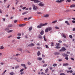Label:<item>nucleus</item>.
Segmentation results:
<instances>
[{"instance_id":"nucleus-1","label":"nucleus","mask_w":75,"mask_h":75,"mask_svg":"<svg viewBox=\"0 0 75 75\" xmlns=\"http://www.w3.org/2000/svg\"><path fill=\"white\" fill-rule=\"evenodd\" d=\"M33 9L35 11H37V9H38V7L37 6H35V5L34 4L33 5Z\"/></svg>"},{"instance_id":"nucleus-2","label":"nucleus","mask_w":75,"mask_h":75,"mask_svg":"<svg viewBox=\"0 0 75 75\" xmlns=\"http://www.w3.org/2000/svg\"><path fill=\"white\" fill-rule=\"evenodd\" d=\"M56 47H55V48L58 49V48H61V47L59 46L60 45V44L59 43H57L56 44Z\"/></svg>"},{"instance_id":"nucleus-3","label":"nucleus","mask_w":75,"mask_h":75,"mask_svg":"<svg viewBox=\"0 0 75 75\" xmlns=\"http://www.w3.org/2000/svg\"><path fill=\"white\" fill-rule=\"evenodd\" d=\"M32 1H34V3H42V2H41L38 0H31Z\"/></svg>"},{"instance_id":"nucleus-4","label":"nucleus","mask_w":75,"mask_h":75,"mask_svg":"<svg viewBox=\"0 0 75 75\" xmlns=\"http://www.w3.org/2000/svg\"><path fill=\"white\" fill-rule=\"evenodd\" d=\"M66 50V49L64 47H63L62 48V49L59 50V52H62V51H64Z\"/></svg>"},{"instance_id":"nucleus-5","label":"nucleus","mask_w":75,"mask_h":75,"mask_svg":"<svg viewBox=\"0 0 75 75\" xmlns=\"http://www.w3.org/2000/svg\"><path fill=\"white\" fill-rule=\"evenodd\" d=\"M47 23H45V24H43L42 23H40V25L41 27H43L44 26H45V25H47Z\"/></svg>"},{"instance_id":"nucleus-6","label":"nucleus","mask_w":75,"mask_h":75,"mask_svg":"<svg viewBox=\"0 0 75 75\" xmlns=\"http://www.w3.org/2000/svg\"><path fill=\"white\" fill-rule=\"evenodd\" d=\"M35 45L34 43H31L28 45V47H34V46Z\"/></svg>"},{"instance_id":"nucleus-7","label":"nucleus","mask_w":75,"mask_h":75,"mask_svg":"<svg viewBox=\"0 0 75 75\" xmlns=\"http://www.w3.org/2000/svg\"><path fill=\"white\" fill-rule=\"evenodd\" d=\"M68 65H69L68 63H66L63 64V67H66L67 66H68Z\"/></svg>"},{"instance_id":"nucleus-8","label":"nucleus","mask_w":75,"mask_h":75,"mask_svg":"<svg viewBox=\"0 0 75 75\" xmlns=\"http://www.w3.org/2000/svg\"><path fill=\"white\" fill-rule=\"evenodd\" d=\"M62 56H63V57H68L69 56V55L68 54H65L64 53H62Z\"/></svg>"},{"instance_id":"nucleus-9","label":"nucleus","mask_w":75,"mask_h":75,"mask_svg":"<svg viewBox=\"0 0 75 75\" xmlns=\"http://www.w3.org/2000/svg\"><path fill=\"white\" fill-rule=\"evenodd\" d=\"M61 35L62 37H63L64 38H67V37H66V36H65V35L63 33H62Z\"/></svg>"},{"instance_id":"nucleus-10","label":"nucleus","mask_w":75,"mask_h":75,"mask_svg":"<svg viewBox=\"0 0 75 75\" xmlns=\"http://www.w3.org/2000/svg\"><path fill=\"white\" fill-rule=\"evenodd\" d=\"M25 24H21L19 25V27H24V26H25Z\"/></svg>"},{"instance_id":"nucleus-11","label":"nucleus","mask_w":75,"mask_h":75,"mask_svg":"<svg viewBox=\"0 0 75 75\" xmlns=\"http://www.w3.org/2000/svg\"><path fill=\"white\" fill-rule=\"evenodd\" d=\"M44 31L43 30H42L40 33V34H41V35H43V34H44Z\"/></svg>"},{"instance_id":"nucleus-12","label":"nucleus","mask_w":75,"mask_h":75,"mask_svg":"<svg viewBox=\"0 0 75 75\" xmlns=\"http://www.w3.org/2000/svg\"><path fill=\"white\" fill-rule=\"evenodd\" d=\"M38 5L40 6H41V7H42V6H44V4H41V3H40L38 4Z\"/></svg>"},{"instance_id":"nucleus-13","label":"nucleus","mask_w":75,"mask_h":75,"mask_svg":"<svg viewBox=\"0 0 75 75\" xmlns=\"http://www.w3.org/2000/svg\"><path fill=\"white\" fill-rule=\"evenodd\" d=\"M38 38H40V39H42V37L41 35H39L38 37Z\"/></svg>"},{"instance_id":"nucleus-14","label":"nucleus","mask_w":75,"mask_h":75,"mask_svg":"<svg viewBox=\"0 0 75 75\" xmlns=\"http://www.w3.org/2000/svg\"><path fill=\"white\" fill-rule=\"evenodd\" d=\"M65 23H66L67 25H70L69 23V22H68L67 21H65Z\"/></svg>"},{"instance_id":"nucleus-15","label":"nucleus","mask_w":75,"mask_h":75,"mask_svg":"<svg viewBox=\"0 0 75 75\" xmlns=\"http://www.w3.org/2000/svg\"><path fill=\"white\" fill-rule=\"evenodd\" d=\"M48 17H49V15H48V14H47L45 15L44 16V17L47 18Z\"/></svg>"},{"instance_id":"nucleus-16","label":"nucleus","mask_w":75,"mask_h":75,"mask_svg":"<svg viewBox=\"0 0 75 75\" xmlns=\"http://www.w3.org/2000/svg\"><path fill=\"white\" fill-rule=\"evenodd\" d=\"M37 54L38 56H40V55H41V53H40V51H38V52L37 53Z\"/></svg>"},{"instance_id":"nucleus-17","label":"nucleus","mask_w":75,"mask_h":75,"mask_svg":"<svg viewBox=\"0 0 75 75\" xmlns=\"http://www.w3.org/2000/svg\"><path fill=\"white\" fill-rule=\"evenodd\" d=\"M67 73H69V72H70V73H72V72H73V71H72V70L67 71Z\"/></svg>"},{"instance_id":"nucleus-18","label":"nucleus","mask_w":75,"mask_h":75,"mask_svg":"<svg viewBox=\"0 0 75 75\" xmlns=\"http://www.w3.org/2000/svg\"><path fill=\"white\" fill-rule=\"evenodd\" d=\"M38 60H39V61H41L42 60V58L39 57L37 59Z\"/></svg>"},{"instance_id":"nucleus-19","label":"nucleus","mask_w":75,"mask_h":75,"mask_svg":"<svg viewBox=\"0 0 75 75\" xmlns=\"http://www.w3.org/2000/svg\"><path fill=\"white\" fill-rule=\"evenodd\" d=\"M43 38L45 41H47V39L45 38V35H44L43 36Z\"/></svg>"},{"instance_id":"nucleus-20","label":"nucleus","mask_w":75,"mask_h":75,"mask_svg":"<svg viewBox=\"0 0 75 75\" xmlns=\"http://www.w3.org/2000/svg\"><path fill=\"white\" fill-rule=\"evenodd\" d=\"M21 66L23 67H26V66H25V64H21Z\"/></svg>"},{"instance_id":"nucleus-21","label":"nucleus","mask_w":75,"mask_h":75,"mask_svg":"<svg viewBox=\"0 0 75 75\" xmlns=\"http://www.w3.org/2000/svg\"><path fill=\"white\" fill-rule=\"evenodd\" d=\"M32 29H33V27H30V28H29V31H31V30H32Z\"/></svg>"},{"instance_id":"nucleus-22","label":"nucleus","mask_w":75,"mask_h":75,"mask_svg":"<svg viewBox=\"0 0 75 75\" xmlns=\"http://www.w3.org/2000/svg\"><path fill=\"white\" fill-rule=\"evenodd\" d=\"M48 71V68H47L45 71V73H47Z\"/></svg>"},{"instance_id":"nucleus-23","label":"nucleus","mask_w":75,"mask_h":75,"mask_svg":"<svg viewBox=\"0 0 75 75\" xmlns=\"http://www.w3.org/2000/svg\"><path fill=\"white\" fill-rule=\"evenodd\" d=\"M20 67H19V66L17 65L15 67V69H17V68H18Z\"/></svg>"},{"instance_id":"nucleus-24","label":"nucleus","mask_w":75,"mask_h":75,"mask_svg":"<svg viewBox=\"0 0 75 75\" xmlns=\"http://www.w3.org/2000/svg\"><path fill=\"white\" fill-rule=\"evenodd\" d=\"M13 27L12 24H10L8 26V27Z\"/></svg>"},{"instance_id":"nucleus-25","label":"nucleus","mask_w":75,"mask_h":75,"mask_svg":"<svg viewBox=\"0 0 75 75\" xmlns=\"http://www.w3.org/2000/svg\"><path fill=\"white\" fill-rule=\"evenodd\" d=\"M3 49H4V47H3V46H1L0 47V50H3Z\"/></svg>"},{"instance_id":"nucleus-26","label":"nucleus","mask_w":75,"mask_h":75,"mask_svg":"<svg viewBox=\"0 0 75 75\" xmlns=\"http://www.w3.org/2000/svg\"><path fill=\"white\" fill-rule=\"evenodd\" d=\"M47 29H48V31H51V30H52V28H51L49 27V28H47Z\"/></svg>"},{"instance_id":"nucleus-27","label":"nucleus","mask_w":75,"mask_h":75,"mask_svg":"<svg viewBox=\"0 0 75 75\" xmlns=\"http://www.w3.org/2000/svg\"><path fill=\"white\" fill-rule=\"evenodd\" d=\"M71 7H75V5H72L70 6Z\"/></svg>"},{"instance_id":"nucleus-28","label":"nucleus","mask_w":75,"mask_h":75,"mask_svg":"<svg viewBox=\"0 0 75 75\" xmlns=\"http://www.w3.org/2000/svg\"><path fill=\"white\" fill-rule=\"evenodd\" d=\"M60 54L59 53V52H56L55 53V55H59Z\"/></svg>"},{"instance_id":"nucleus-29","label":"nucleus","mask_w":75,"mask_h":75,"mask_svg":"<svg viewBox=\"0 0 75 75\" xmlns=\"http://www.w3.org/2000/svg\"><path fill=\"white\" fill-rule=\"evenodd\" d=\"M13 31V30H10L9 31H7V33H11V32H12Z\"/></svg>"},{"instance_id":"nucleus-30","label":"nucleus","mask_w":75,"mask_h":75,"mask_svg":"<svg viewBox=\"0 0 75 75\" xmlns=\"http://www.w3.org/2000/svg\"><path fill=\"white\" fill-rule=\"evenodd\" d=\"M9 30V28H6L5 29V31H8V30Z\"/></svg>"},{"instance_id":"nucleus-31","label":"nucleus","mask_w":75,"mask_h":75,"mask_svg":"<svg viewBox=\"0 0 75 75\" xmlns=\"http://www.w3.org/2000/svg\"><path fill=\"white\" fill-rule=\"evenodd\" d=\"M37 27L38 28H41V26H40V25H38Z\"/></svg>"},{"instance_id":"nucleus-32","label":"nucleus","mask_w":75,"mask_h":75,"mask_svg":"<svg viewBox=\"0 0 75 75\" xmlns=\"http://www.w3.org/2000/svg\"><path fill=\"white\" fill-rule=\"evenodd\" d=\"M48 28L46 29L45 30V32L46 33H47V32H48Z\"/></svg>"},{"instance_id":"nucleus-33","label":"nucleus","mask_w":75,"mask_h":75,"mask_svg":"<svg viewBox=\"0 0 75 75\" xmlns=\"http://www.w3.org/2000/svg\"><path fill=\"white\" fill-rule=\"evenodd\" d=\"M6 71H7V70H5V71L2 74V75H4V74H5V73H6Z\"/></svg>"},{"instance_id":"nucleus-34","label":"nucleus","mask_w":75,"mask_h":75,"mask_svg":"<svg viewBox=\"0 0 75 75\" xmlns=\"http://www.w3.org/2000/svg\"><path fill=\"white\" fill-rule=\"evenodd\" d=\"M47 64H45L43 65V67H47Z\"/></svg>"},{"instance_id":"nucleus-35","label":"nucleus","mask_w":75,"mask_h":75,"mask_svg":"<svg viewBox=\"0 0 75 75\" xmlns=\"http://www.w3.org/2000/svg\"><path fill=\"white\" fill-rule=\"evenodd\" d=\"M17 50H18V51H22V49H21V48L17 49Z\"/></svg>"},{"instance_id":"nucleus-36","label":"nucleus","mask_w":75,"mask_h":75,"mask_svg":"<svg viewBox=\"0 0 75 75\" xmlns=\"http://www.w3.org/2000/svg\"><path fill=\"white\" fill-rule=\"evenodd\" d=\"M56 2L57 3H61V1H60L58 0H57L56 1Z\"/></svg>"},{"instance_id":"nucleus-37","label":"nucleus","mask_w":75,"mask_h":75,"mask_svg":"<svg viewBox=\"0 0 75 75\" xmlns=\"http://www.w3.org/2000/svg\"><path fill=\"white\" fill-rule=\"evenodd\" d=\"M37 14H41V13L38 12H37Z\"/></svg>"},{"instance_id":"nucleus-38","label":"nucleus","mask_w":75,"mask_h":75,"mask_svg":"<svg viewBox=\"0 0 75 75\" xmlns=\"http://www.w3.org/2000/svg\"><path fill=\"white\" fill-rule=\"evenodd\" d=\"M60 75H65V74L64 73H62L60 74Z\"/></svg>"},{"instance_id":"nucleus-39","label":"nucleus","mask_w":75,"mask_h":75,"mask_svg":"<svg viewBox=\"0 0 75 75\" xmlns=\"http://www.w3.org/2000/svg\"><path fill=\"white\" fill-rule=\"evenodd\" d=\"M21 33H18L17 34L18 36H21Z\"/></svg>"},{"instance_id":"nucleus-40","label":"nucleus","mask_w":75,"mask_h":75,"mask_svg":"<svg viewBox=\"0 0 75 75\" xmlns=\"http://www.w3.org/2000/svg\"><path fill=\"white\" fill-rule=\"evenodd\" d=\"M10 74L11 75H14V73L13 72H11L10 73Z\"/></svg>"},{"instance_id":"nucleus-41","label":"nucleus","mask_w":75,"mask_h":75,"mask_svg":"<svg viewBox=\"0 0 75 75\" xmlns=\"http://www.w3.org/2000/svg\"><path fill=\"white\" fill-rule=\"evenodd\" d=\"M57 21H54L53 22H52V23H53V24L54 23H56Z\"/></svg>"},{"instance_id":"nucleus-42","label":"nucleus","mask_w":75,"mask_h":75,"mask_svg":"<svg viewBox=\"0 0 75 75\" xmlns=\"http://www.w3.org/2000/svg\"><path fill=\"white\" fill-rule=\"evenodd\" d=\"M24 69H21L20 71V72H23V71H24Z\"/></svg>"},{"instance_id":"nucleus-43","label":"nucleus","mask_w":75,"mask_h":75,"mask_svg":"<svg viewBox=\"0 0 75 75\" xmlns=\"http://www.w3.org/2000/svg\"><path fill=\"white\" fill-rule=\"evenodd\" d=\"M45 47H46V48H49L48 46V45H46Z\"/></svg>"},{"instance_id":"nucleus-44","label":"nucleus","mask_w":75,"mask_h":75,"mask_svg":"<svg viewBox=\"0 0 75 75\" xmlns=\"http://www.w3.org/2000/svg\"><path fill=\"white\" fill-rule=\"evenodd\" d=\"M69 2V3H70L71 2V0H67L66 1V2Z\"/></svg>"},{"instance_id":"nucleus-45","label":"nucleus","mask_w":75,"mask_h":75,"mask_svg":"<svg viewBox=\"0 0 75 75\" xmlns=\"http://www.w3.org/2000/svg\"><path fill=\"white\" fill-rule=\"evenodd\" d=\"M28 35H25V38H28Z\"/></svg>"},{"instance_id":"nucleus-46","label":"nucleus","mask_w":75,"mask_h":75,"mask_svg":"<svg viewBox=\"0 0 75 75\" xmlns=\"http://www.w3.org/2000/svg\"><path fill=\"white\" fill-rule=\"evenodd\" d=\"M69 37L70 38H71V39L72 38V35H69Z\"/></svg>"},{"instance_id":"nucleus-47","label":"nucleus","mask_w":75,"mask_h":75,"mask_svg":"<svg viewBox=\"0 0 75 75\" xmlns=\"http://www.w3.org/2000/svg\"><path fill=\"white\" fill-rule=\"evenodd\" d=\"M57 64H53V67H56V66H57Z\"/></svg>"},{"instance_id":"nucleus-48","label":"nucleus","mask_w":75,"mask_h":75,"mask_svg":"<svg viewBox=\"0 0 75 75\" xmlns=\"http://www.w3.org/2000/svg\"><path fill=\"white\" fill-rule=\"evenodd\" d=\"M17 39H20L21 38V37L20 36H18L17 37Z\"/></svg>"},{"instance_id":"nucleus-49","label":"nucleus","mask_w":75,"mask_h":75,"mask_svg":"<svg viewBox=\"0 0 75 75\" xmlns=\"http://www.w3.org/2000/svg\"><path fill=\"white\" fill-rule=\"evenodd\" d=\"M55 28H56V29H59V28L57 26L55 27Z\"/></svg>"},{"instance_id":"nucleus-50","label":"nucleus","mask_w":75,"mask_h":75,"mask_svg":"<svg viewBox=\"0 0 75 75\" xmlns=\"http://www.w3.org/2000/svg\"><path fill=\"white\" fill-rule=\"evenodd\" d=\"M65 59H66V60H68V59H69L68 58V57H66Z\"/></svg>"},{"instance_id":"nucleus-51","label":"nucleus","mask_w":75,"mask_h":75,"mask_svg":"<svg viewBox=\"0 0 75 75\" xmlns=\"http://www.w3.org/2000/svg\"><path fill=\"white\" fill-rule=\"evenodd\" d=\"M31 18H32L31 17H29L28 18V20H30V19H31Z\"/></svg>"},{"instance_id":"nucleus-52","label":"nucleus","mask_w":75,"mask_h":75,"mask_svg":"<svg viewBox=\"0 0 75 75\" xmlns=\"http://www.w3.org/2000/svg\"><path fill=\"white\" fill-rule=\"evenodd\" d=\"M15 41H16V40H12V42H15Z\"/></svg>"},{"instance_id":"nucleus-53","label":"nucleus","mask_w":75,"mask_h":75,"mask_svg":"<svg viewBox=\"0 0 75 75\" xmlns=\"http://www.w3.org/2000/svg\"><path fill=\"white\" fill-rule=\"evenodd\" d=\"M14 22L15 23H17V20H15L14 21Z\"/></svg>"},{"instance_id":"nucleus-54","label":"nucleus","mask_w":75,"mask_h":75,"mask_svg":"<svg viewBox=\"0 0 75 75\" xmlns=\"http://www.w3.org/2000/svg\"><path fill=\"white\" fill-rule=\"evenodd\" d=\"M25 8H26V7H23L22 8V9H23V10H25Z\"/></svg>"},{"instance_id":"nucleus-55","label":"nucleus","mask_w":75,"mask_h":75,"mask_svg":"<svg viewBox=\"0 0 75 75\" xmlns=\"http://www.w3.org/2000/svg\"><path fill=\"white\" fill-rule=\"evenodd\" d=\"M58 42H59L61 43V42H62V40H59L58 41Z\"/></svg>"},{"instance_id":"nucleus-56","label":"nucleus","mask_w":75,"mask_h":75,"mask_svg":"<svg viewBox=\"0 0 75 75\" xmlns=\"http://www.w3.org/2000/svg\"><path fill=\"white\" fill-rule=\"evenodd\" d=\"M18 1H17L16 2V5H17V4H18Z\"/></svg>"},{"instance_id":"nucleus-57","label":"nucleus","mask_w":75,"mask_h":75,"mask_svg":"<svg viewBox=\"0 0 75 75\" xmlns=\"http://www.w3.org/2000/svg\"><path fill=\"white\" fill-rule=\"evenodd\" d=\"M37 48L38 49H40V48H41V47H37Z\"/></svg>"},{"instance_id":"nucleus-58","label":"nucleus","mask_w":75,"mask_h":75,"mask_svg":"<svg viewBox=\"0 0 75 75\" xmlns=\"http://www.w3.org/2000/svg\"><path fill=\"white\" fill-rule=\"evenodd\" d=\"M71 59L72 60V61H74V59L73 58H71Z\"/></svg>"},{"instance_id":"nucleus-59","label":"nucleus","mask_w":75,"mask_h":75,"mask_svg":"<svg viewBox=\"0 0 75 75\" xmlns=\"http://www.w3.org/2000/svg\"><path fill=\"white\" fill-rule=\"evenodd\" d=\"M28 65H31V63H30V62H28Z\"/></svg>"},{"instance_id":"nucleus-60","label":"nucleus","mask_w":75,"mask_h":75,"mask_svg":"<svg viewBox=\"0 0 75 75\" xmlns=\"http://www.w3.org/2000/svg\"><path fill=\"white\" fill-rule=\"evenodd\" d=\"M25 14H27V13H28V11H26L25 12H24Z\"/></svg>"},{"instance_id":"nucleus-61","label":"nucleus","mask_w":75,"mask_h":75,"mask_svg":"<svg viewBox=\"0 0 75 75\" xmlns=\"http://www.w3.org/2000/svg\"><path fill=\"white\" fill-rule=\"evenodd\" d=\"M36 45H40V43H38L36 44Z\"/></svg>"},{"instance_id":"nucleus-62","label":"nucleus","mask_w":75,"mask_h":75,"mask_svg":"<svg viewBox=\"0 0 75 75\" xmlns=\"http://www.w3.org/2000/svg\"><path fill=\"white\" fill-rule=\"evenodd\" d=\"M59 62H61V61H62V59H59Z\"/></svg>"},{"instance_id":"nucleus-63","label":"nucleus","mask_w":75,"mask_h":75,"mask_svg":"<svg viewBox=\"0 0 75 75\" xmlns=\"http://www.w3.org/2000/svg\"><path fill=\"white\" fill-rule=\"evenodd\" d=\"M75 31V28H73V31Z\"/></svg>"},{"instance_id":"nucleus-64","label":"nucleus","mask_w":75,"mask_h":75,"mask_svg":"<svg viewBox=\"0 0 75 75\" xmlns=\"http://www.w3.org/2000/svg\"><path fill=\"white\" fill-rule=\"evenodd\" d=\"M72 22L73 23H75V21H72Z\"/></svg>"}]
</instances>
